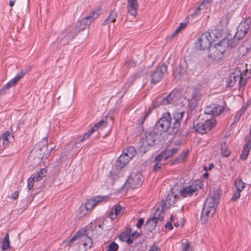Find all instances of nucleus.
Here are the masks:
<instances>
[{
    "label": "nucleus",
    "instance_id": "58",
    "mask_svg": "<svg viewBox=\"0 0 251 251\" xmlns=\"http://www.w3.org/2000/svg\"><path fill=\"white\" fill-rule=\"evenodd\" d=\"M1 138H2V139L4 141H8V137H7V135L3 134L2 135Z\"/></svg>",
    "mask_w": 251,
    "mask_h": 251
},
{
    "label": "nucleus",
    "instance_id": "39",
    "mask_svg": "<svg viewBox=\"0 0 251 251\" xmlns=\"http://www.w3.org/2000/svg\"><path fill=\"white\" fill-rule=\"evenodd\" d=\"M107 125V122L105 121L104 118H103L100 122L96 124L93 127H95V130H97L98 127L101 126H106Z\"/></svg>",
    "mask_w": 251,
    "mask_h": 251
},
{
    "label": "nucleus",
    "instance_id": "1",
    "mask_svg": "<svg viewBox=\"0 0 251 251\" xmlns=\"http://www.w3.org/2000/svg\"><path fill=\"white\" fill-rule=\"evenodd\" d=\"M220 197L219 193L216 192L211 193L207 197L201 212V221L203 224L206 223L213 217Z\"/></svg>",
    "mask_w": 251,
    "mask_h": 251
},
{
    "label": "nucleus",
    "instance_id": "34",
    "mask_svg": "<svg viewBox=\"0 0 251 251\" xmlns=\"http://www.w3.org/2000/svg\"><path fill=\"white\" fill-rule=\"evenodd\" d=\"M234 184L237 190L239 191H242L245 187V183L240 178H237Z\"/></svg>",
    "mask_w": 251,
    "mask_h": 251
},
{
    "label": "nucleus",
    "instance_id": "26",
    "mask_svg": "<svg viewBox=\"0 0 251 251\" xmlns=\"http://www.w3.org/2000/svg\"><path fill=\"white\" fill-rule=\"evenodd\" d=\"M165 156L163 154V152H162L160 154L157 155L154 158V161L155 162V164L153 166V170L155 171H158L159 169L161 168L160 166H158V164L162 165L163 163L162 161L163 160L165 161Z\"/></svg>",
    "mask_w": 251,
    "mask_h": 251
},
{
    "label": "nucleus",
    "instance_id": "12",
    "mask_svg": "<svg viewBox=\"0 0 251 251\" xmlns=\"http://www.w3.org/2000/svg\"><path fill=\"white\" fill-rule=\"evenodd\" d=\"M251 23V19L250 18L246 19L242 21L237 27V31L235 35L238 39H242L248 32Z\"/></svg>",
    "mask_w": 251,
    "mask_h": 251
},
{
    "label": "nucleus",
    "instance_id": "10",
    "mask_svg": "<svg viewBox=\"0 0 251 251\" xmlns=\"http://www.w3.org/2000/svg\"><path fill=\"white\" fill-rule=\"evenodd\" d=\"M167 71V67L164 64L158 66L151 75V82L152 84H156L163 78Z\"/></svg>",
    "mask_w": 251,
    "mask_h": 251
},
{
    "label": "nucleus",
    "instance_id": "23",
    "mask_svg": "<svg viewBox=\"0 0 251 251\" xmlns=\"http://www.w3.org/2000/svg\"><path fill=\"white\" fill-rule=\"evenodd\" d=\"M91 24L90 22L89 21L86 17H85L78 21L76 23L75 26L74 27L78 32H79L81 30H83L88 27Z\"/></svg>",
    "mask_w": 251,
    "mask_h": 251
},
{
    "label": "nucleus",
    "instance_id": "22",
    "mask_svg": "<svg viewBox=\"0 0 251 251\" xmlns=\"http://www.w3.org/2000/svg\"><path fill=\"white\" fill-rule=\"evenodd\" d=\"M138 7V3L137 0H127V10L128 12L133 16H136L137 14V10Z\"/></svg>",
    "mask_w": 251,
    "mask_h": 251
},
{
    "label": "nucleus",
    "instance_id": "16",
    "mask_svg": "<svg viewBox=\"0 0 251 251\" xmlns=\"http://www.w3.org/2000/svg\"><path fill=\"white\" fill-rule=\"evenodd\" d=\"M155 140L156 137L154 133L146 134L145 138L142 140V144L141 146V151L145 153L150 147L153 145Z\"/></svg>",
    "mask_w": 251,
    "mask_h": 251
},
{
    "label": "nucleus",
    "instance_id": "59",
    "mask_svg": "<svg viewBox=\"0 0 251 251\" xmlns=\"http://www.w3.org/2000/svg\"><path fill=\"white\" fill-rule=\"evenodd\" d=\"M124 235H126V234H121L119 236V238L123 241H126V239L127 238H126V237L124 236Z\"/></svg>",
    "mask_w": 251,
    "mask_h": 251
},
{
    "label": "nucleus",
    "instance_id": "55",
    "mask_svg": "<svg viewBox=\"0 0 251 251\" xmlns=\"http://www.w3.org/2000/svg\"><path fill=\"white\" fill-rule=\"evenodd\" d=\"M186 23H180L178 26L179 28L181 29V30L183 29H184L186 27Z\"/></svg>",
    "mask_w": 251,
    "mask_h": 251
},
{
    "label": "nucleus",
    "instance_id": "13",
    "mask_svg": "<svg viewBox=\"0 0 251 251\" xmlns=\"http://www.w3.org/2000/svg\"><path fill=\"white\" fill-rule=\"evenodd\" d=\"M30 69V67H28L25 69L22 70L14 78L10 80L2 89L0 90V95L1 94H3L5 90H7L10 87L15 86L20 80V79L22 78L25 74L29 71Z\"/></svg>",
    "mask_w": 251,
    "mask_h": 251
},
{
    "label": "nucleus",
    "instance_id": "64",
    "mask_svg": "<svg viewBox=\"0 0 251 251\" xmlns=\"http://www.w3.org/2000/svg\"><path fill=\"white\" fill-rule=\"evenodd\" d=\"M102 224H102H100L98 225V227L100 228H103V226H102Z\"/></svg>",
    "mask_w": 251,
    "mask_h": 251
},
{
    "label": "nucleus",
    "instance_id": "50",
    "mask_svg": "<svg viewBox=\"0 0 251 251\" xmlns=\"http://www.w3.org/2000/svg\"><path fill=\"white\" fill-rule=\"evenodd\" d=\"M30 177L32 178L33 180H34L35 181H37L39 180H41V178H38V174L36 173L32 175Z\"/></svg>",
    "mask_w": 251,
    "mask_h": 251
},
{
    "label": "nucleus",
    "instance_id": "19",
    "mask_svg": "<svg viewBox=\"0 0 251 251\" xmlns=\"http://www.w3.org/2000/svg\"><path fill=\"white\" fill-rule=\"evenodd\" d=\"M125 210V208L120 205H114L111 208L109 217L113 220L117 218L119 216H121Z\"/></svg>",
    "mask_w": 251,
    "mask_h": 251
},
{
    "label": "nucleus",
    "instance_id": "54",
    "mask_svg": "<svg viewBox=\"0 0 251 251\" xmlns=\"http://www.w3.org/2000/svg\"><path fill=\"white\" fill-rule=\"evenodd\" d=\"M124 236L126 237V238H127L126 241L128 244H131L133 243V240L131 239L130 237H128L127 235H124Z\"/></svg>",
    "mask_w": 251,
    "mask_h": 251
},
{
    "label": "nucleus",
    "instance_id": "18",
    "mask_svg": "<svg viewBox=\"0 0 251 251\" xmlns=\"http://www.w3.org/2000/svg\"><path fill=\"white\" fill-rule=\"evenodd\" d=\"M223 107L222 106L216 104H212L208 106L204 110V113L208 115L218 116L221 114Z\"/></svg>",
    "mask_w": 251,
    "mask_h": 251
},
{
    "label": "nucleus",
    "instance_id": "5",
    "mask_svg": "<svg viewBox=\"0 0 251 251\" xmlns=\"http://www.w3.org/2000/svg\"><path fill=\"white\" fill-rule=\"evenodd\" d=\"M246 73L244 75L238 70L230 75L228 77L227 84L229 87H232L238 82L239 86V90H243L244 86L247 82V79L250 76L248 75L249 70H246Z\"/></svg>",
    "mask_w": 251,
    "mask_h": 251
},
{
    "label": "nucleus",
    "instance_id": "36",
    "mask_svg": "<svg viewBox=\"0 0 251 251\" xmlns=\"http://www.w3.org/2000/svg\"><path fill=\"white\" fill-rule=\"evenodd\" d=\"M73 95L66 96L63 99V104L67 107H69L73 102Z\"/></svg>",
    "mask_w": 251,
    "mask_h": 251
},
{
    "label": "nucleus",
    "instance_id": "31",
    "mask_svg": "<svg viewBox=\"0 0 251 251\" xmlns=\"http://www.w3.org/2000/svg\"><path fill=\"white\" fill-rule=\"evenodd\" d=\"M250 150L249 144H246L244 146V149L242 151V153L240 155V158L243 160H245L249 155Z\"/></svg>",
    "mask_w": 251,
    "mask_h": 251
},
{
    "label": "nucleus",
    "instance_id": "35",
    "mask_svg": "<svg viewBox=\"0 0 251 251\" xmlns=\"http://www.w3.org/2000/svg\"><path fill=\"white\" fill-rule=\"evenodd\" d=\"M84 241L82 243L83 247L86 249H90L92 246L93 242L92 239L88 236H84Z\"/></svg>",
    "mask_w": 251,
    "mask_h": 251
},
{
    "label": "nucleus",
    "instance_id": "56",
    "mask_svg": "<svg viewBox=\"0 0 251 251\" xmlns=\"http://www.w3.org/2000/svg\"><path fill=\"white\" fill-rule=\"evenodd\" d=\"M140 235V233H138L137 231H135L133 233V234L131 235L132 237H134L135 238H137L138 237H139Z\"/></svg>",
    "mask_w": 251,
    "mask_h": 251
},
{
    "label": "nucleus",
    "instance_id": "47",
    "mask_svg": "<svg viewBox=\"0 0 251 251\" xmlns=\"http://www.w3.org/2000/svg\"><path fill=\"white\" fill-rule=\"evenodd\" d=\"M174 217L173 216H171L170 218V222H168L165 226V227L166 229H168L169 230H171L173 228V226L171 224V221H173Z\"/></svg>",
    "mask_w": 251,
    "mask_h": 251
},
{
    "label": "nucleus",
    "instance_id": "20",
    "mask_svg": "<svg viewBox=\"0 0 251 251\" xmlns=\"http://www.w3.org/2000/svg\"><path fill=\"white\" fill-rule=\"evenodd\" d=\"M179 94L173 91L168 96L165 98H162L160 103L162 105H166L167 104H175L178 100Z\"/></svg>",
    "mask_w": 251,
    "mask_h": 251
},
{
    "label": "nucleus",
    "instance_id": "28",
    "mask_svg": "<svg viewBox=\"0 0 251 251\" xmlns=\"http://www.w3.org/2000/svg\"><path fill=\"white\" fill-rule=\"evenodd\" d=\"M100 14V10L99 9H96L90 12L89 15L86 18L90 22L91 24L95 19H96Z\"/></svg>",
    "mask_w": 251,
    "mask_h": 251
},
{
    "label": "nucleus",
    "instance_id": "43",
    "mask_svg": "<svg viewBox=\"0 0 251 251\" xmlns=\"http://www.w3.org/2000/svg\"><path fill=\"white\" fill-rule=\"evenodd\" d=\"M246 110V108H243L241 110H240L239 111L237 112V114L234 117L235 121L237 122L239 121L241 117V116L243 115V114L245 112Z\"/></svg>",
    "mask_w": 251,
    "mask_h": 251
},
{
    "label": "nucleus",
    "instance_id": "4",
    "mask_svg": "<svg viewBox=\"0 0 251 251\" xmlns=\"http://www.w3.org/2000/svg\"><path fill=\"white\" fill-rule=\"evenodd\" d=\"M172 118L169 112L163 113L159 120L157 124L156 125V129L157 132L159 134L167 132L168 134L175 135L176 133H171V130L172 129Z\"/></svg>",
    "mask_w": 251,
    "mask_h": 251
},
{
    "label": "nucleus",
    "instance_id": "9",
    "mask_svg": "<svg viewBox=\"0 0 251 251\" xmlns=\"http://www.w3.org/2000/svg\"><path fill=\"white\" fill-rule=\"evenodd\" d=\"M163 220V217L160 212L159 207H157L154 212V215L153 217L148 219L145 225V229L150 232H151L157 226L158 220L162 221Z\"/></svg>",
    "mask_w": 251,
    "mask_h": 251
},
{
    "label": "nucleus",
    "instance_id": "3",
    "mask_svg": "<svg viewBox=\"0 0 251 251\" xmlns=\"http://www.w3.org/2000/svg\"><path fill=\"white\" fill-rule=\"evenodd\" d=\"M227 40H221L210 48L208 58L216 63L220 61L224 56V53L227 48Z\"/></svg>",
    "mask_w": 251,
    "mask_h": 251
},
{
    "label": "nucleus",
    "instance_id": "33",
    "mask_svg": "<svg viewBox=\"0 0 251 251\" xmlns=\"http://www.w3.org/2000/svg\"><path fill=\"white\" fill-rule=\"evenodd\" d=\"M211 3V2L209 0H203L199 6V9H201V10H203V13H204L205 12V10L208 9L210 8Z\"/></svg>",
    "mask_w": 251,
    "mask_h": 251
},
{
    "label": "nucleus",
    "instance_id": "14",
    "mask_svg": "<svg viewBox=\"0 0 251 251\" xmlns=\"http://www.w3.org/2000/svg\"><path fill=\"white\" fill-rule=\"evenodd\" d=\"M78 32L74 27L66 28L61 33V41L64 45H67L72 40Z\"/></svg>",
    "mask_w": 251,
    "mask_h": 251
},
{
    "label": "nucleus",
    "instance_id": "40",
    "mask_svg": "<svg viewBox=\"0 0 251 251\" xmlns=\"http://www.w3.org/2000/svg\"><path fill=\"white\" fill-rule=\"evenodd\" d=\"M119 249V246L115 242H112L110 244L108 249L107 251H117Z\"/></svg>",
    "mask_w": 251,
    "mask_h": 251
},
{
    "label": "nucleus",
    "instance_id": "11",
    "mask_svg": "<svg viewBox=\"0 0 251 251\" xmlns=\"http://www.w3.org/2000/svg\"><path fill=\"white\" fill-rule=\"evenodd\" d=\"M211 35L208 32H204L199 37L196 42L197 48L200 50H205L208 49L211 45Z\"/></svg>",
    "mask_w": 251,
    "mask_h": 251
},
{
    "label": "nucleus",
    "instance_id": "61",
    "mask_svg": "<svg viewBox=\"0 0 251 251\" xmlns=\"http://www.w3.org/2000/svg\"><path fill=\"white\" fill-rule=\"evenodd\" d=\"M22 10L25 11V12L27 13L29 11V7L28 5H27L25 9H23Z\"/></svg>",
    "mask_w": 251,
    "mask_h": 251
},
{
    "label": "nucleus",
    "instance_id": "15",
    "mask_svg": "<svg viewBox=\"0 0 251 251\" xmlns=\"http://www.w3.org/2000/svg\"><path fill=\"white\" fill-rule=\"evenodd\" d=\"M179 196L174 195L173 194H168L166 198L165 201H162L158 207H159L161 213L164 212L168 209L171 205H173L175 201L179 199Z\"/></svg>",
    "mask_w": 251,
    "mask_h": 251
},
{
    "label": "nucleus",
    "instance_id": "46",
    "mask_svg": "<svg viewBox=\"0 0 251 251\" xmlns=\"http://www.w3.org/2000/svg\"><path fill=\"white\" fill-rule=\"evenodd\" d=\"M34 182L35 181L30 177L27 180V187L29 190H31L33 188Z\"/></svg>",
    "mask_w": 251,
    "mask_h": 251
},
{
    "label": "nucleus",
    "instance_id": "25",
    "mask_svg": "<svg viewBox=\"0 0 251 251\" xmlns=\"http://www.w3.org/2000/svg\"><path fill=\"white\" fill-rule=\"evenodd\" d=\"M136 151L133 147L130 146L124 150L122 154L130 160L136 154Z\"/></svg>",
    "mask_w": 251,
    "mask_h": 251
},
{
    "label": "nucleus",
    "instance_id": "63",
    "mask_svg": "<svg viewBox=\"0 0 251 251\" xmlns=\"http://www.w3.org/2000/svg\"><path fill=\"white\" fill-rule=\"evenodd\" d=\"M76 238H77L76 236H73L72 237V238L70 240V242H72L76 240Z\"/></svg>",
    "mask_w": 251,
    "mask_h": 251
},
{
    "label": "nucleus",
    "instance_id": "21",
    "mask_svg": "<svg viewBox=\"0 0 251 251\" xmlns=\"http://www.w3.org/2000/svg\"><path fill=\"white\" fill-rule=\"evenodd\" d=\"M105 197H96L89 199L84 205L89 210L94 207L98 203L105 201Z\"/></svg>",
    "mask_w": 251,
    "mask_h": 251
},
{
    "label": "nucleus",
    "instance_id": "42",
    "mask_svg": "<svg viewBox=\"0 0 251 251\" xmlns=\"http://www.w3.org/2000/svg\"><path fill=\"white\" fill-rule=\"evenodd\" d=\"M181 247L182 249V251H192V248L189 245L188 241H186L185 243H182Z\"/></svg>",
    "mask_w": 251,
    "mask_h": 251
},
{
    "label": "nucleus",
    "instance_id": "51",
    "mask_svg": "<svg viewBox=\"0 0 251 251\" xmlns=\"http://www.w3.org/2000/svg\"><path fill=\"white\" fill-rule=\"evenodd\" d=\"M187 153H183L181 155L179 156L178 158H176V160L177 161H181L184 160V158L186 156Z\"/></svg>",
    "mask_w": 251,
    "mask_h": 251
},
{
    "label": "nucleus",
    "instance_id": "29",
    "mask_svg": "<svg viewBox=\"0 0 251 251\" xmlns=\"http://www.w3.org/2000/svg\"><path fill=\"white\" fill-rule=\"evenodd\" d=\"M10 240L8 233H6L4 236L1 243V248L2 251H5L8 248H10Z\"/></svg>",
    "mask_w": 251,
    "mask_h": 251
},
{
    "label": "nucleus",
    "instance_id": "41",
    "mask_svg": "<svg viewBox=\"0 0 251 251\" xmlns=\"http://www.w3.org/2000/svg\"><path fill=\"white\" fill-rule=\"evenodd\" d=\"M95 127H93L90 130H89L87 133H86L83 137L80 140L79 142H82L85 139H88L90 136V135L96 130H95Z\"/></svg>",
    "mask_w": 251,
    "mask_h": 251
},
{
    "label": "nucleus",
    "instance_id": "62",
    "mask_svg": "<svg viewBox=\"0 0 251 251\" xmlns=\"http://www.w3.org/2000/svg\"><path fill=\"white\" fill-rule=\"evenodd\" d=\"M15 4V0H10L9 5L11 7L13 6Z\"/></svg>",
    "mask_w": 251,
    "mask_h": 251
},
{
    "label": "nucleus",
    "instance_id": "2",
    "mask_svg": "<svg viewBox=\"0 0 251 251\" xmlns=\"http://www.w3.org/2000/svg\"><path fill=\"white\" fill-rule=\"evenodd\" d=\"M48 142L47 138H43L42 141L37 144L31 151L30 158L33 159V164L37 166L40 164L43 158L47 159L52 150L51 147L48 150Z\"/></svg>",
    "mask_w": 251,
    "mask_h": 251
},
{
    "label": "nucleus",
    "instance_id": "37",
    "mask_svg": "<svg viewBox=\"0 0 251 251\" xmlns=\"http://www.w3.org/2000/svg\"><path fill=\"white\" fill-rule=\"evenodd\" d=\"M221 150L222 154L224 157H228L230 155V151L228 150L226 143L221 145Z\"/></svg>",
    "mask_w": 251,
    "mask_h": 251
},
{
    "label": "nucleus",
    "instance_id": "7",
    "mask_svg": "<svg viewBox=\"0 0 251 251\" xmlns=\"http://www.w3.org/2000/svg\"><path fill=\"white\" fill-rule=\"evenodd\" d=\"M216 120L214 119L207 120L204 123H200L194 126V130L200 134L206 133L210 131L215 125Z\"/></svg>",
    "mask_w": 251,
    "mask_h": 251
},
{
    "label": "nucleus",
    "instance_id": "24",
    "mask_svg": "<svg viewBox=\"0 0 251 251\" xmlns=\"http://www.w3.org/2000/svg\"><path fill=\"white\" fill-rule=\"evenodd\" d=\"M129 161L128 158L125 157L122 154L118 158L115 162V167L117 170H120L124 167Z\"/></svg>",
    "mask_w": 251,
    "mask_h": 251
},
{
    "label": "nucleus",
    "instance_id": "49",
    "mask_svg": "<svg viewBox=\"0 0 251 251\" xmlns=\"http://www.w3.org/2000/svg\"><path fill=\"white\" fill-rule=\"evenodd\" d=\"M144 219L143 218H140L138 221V224L136 226L138 228H140L144 224Z\"/></svg>",
    "mask_w": 251,
    "mask_h": 251
},
{
    "label": "nucleus",
    "instance_id": "53",
    "mask_svg": "<svg viewBox=\"0 0 251 251\" xmlns=\"http://www.w3.org/2000/svg\"><path fill=\"white\" fill-rule=\"evenodd\" d=\"M19 196V192L18 191L15 192L12 195V198L14 200H16Z\"/></svg>",
    "mask_w": 251,
    "mask_h": 251
},
{
    "label": "nucleus",
    "instance_id": "44",
    "mask_svg": "<svg viewBox=\"0 0 251 251\" xmlns=\"http://www.w3.org/2000/svg\"><path fill=\"white\" fill-rule=\"evenodd\" d=\"M47 173V171L46 169L43 168L41 169L39 172L37 173L38 174V178H41V179L45 176Z\"/></svg>",
    "mask_w": 251,
    "mask_h": 251
},
{
    "label": "nucleus",
    "instance_id": "52",
    "mask_svg": "<svg viewBox=\"0 0 251 251\" xmlns=\"http://www.w3.org/2000/svg\"><path fill=\"white\" fill-rule=\"evenodd\" d=\"M181 31V29H180L179 27L178 26L176 29L175 31L172 34L171 37H175L176 35H177L178 33H179Z\"/></svg>",
    "mask_w": 251,
    "mask_h": 251
},
{
    "label": "nucleus",
    "instance_id": "48",
    "mask_svg": "<svg viewBox=\"0 0 251 251\" xmlns=\"http://www.w3.org/2000/svg\"><path fill=\"white\" fill-rule=\"evenodd\" d=\"M149 251H161L157 245L153 244L149 249Z\"/></svg>",
    "mask_w": 251,
    "mask_h": 251
},
{
    "label": "nucleus",
    "instance_id": "8",
    "mask_svg": "<svg viewBox=\"0 0 251 251\" xmlns=\"http://www.w3.org/2000/svg\"><path fill=\"white\" fill-rule=\"evenodd\" d=\"M143 177L137 172H133L128 176L125 184L128 187L134 189L140 186L142 183Z\"/></svg>",
    "mask_w": 251,
    "mask_h": 251
},
{
    "label": "nucleus",
    "instance_id": "17",
    "mask_svg": "<svg viewBox=\"0 0 251 251\" xmlns=\"http://www.w3.org/2000/svg\"><path fill=\"white\" fill-rule=\"evenodd\" d=\"M183 112H176L173 115L174 121L172 124V127L171 130V133H177L180 128V123L182 120L183 116Z\"/></svg>",
    "mask_w": 251,
    "mask_h": 251
},
{
    "label": "nucleus",
    "instance_id": "38",
    "mask_svg": "<svg viewBox=\"0 0 251 251\" xmlns=\"http://www.w3.org/2000/svg\"><path fill=\"white\" fill-rule=\"evenodd\" d=\"M88 211V210L85 206V205H82L80 206V207H79V208L78 209V214L79 216L82 217V216L86 215Z\"/></svg>",
    "mask_w": 251,
    "mask_h": 251
},
{
    "label": "nucleus",
    "instance_id": "6",
    "mask_svg": "<svg viewBox=\"0 0 251 251\" xmlns=\"http://www.w3.org/2000/svg\"><path fill=\"white\" fill-rule=\"evenodd\" d=\"M202 187L201 183L200 180H196L188 186L184 187L180 190L179 197L183 198L190 197L193 195H197L200 189Z\"/></svg>",
    "mask_w": 251,
    "mask_h": 251
},
{
    "label": "nucleus",
    "instance_id": "30",
    "mask_svg": "<svg viewBox=\"0 0 251 251\" xmlns=\"http://www.w3.org/2000/svg\"><path fill=\"white\" fill-rule=\"evenodd\" d=\"M241 39H238V38L236 37V35H234L233 39L229 40L228 38L224 39L223 40H227V47L235 48L238 44V41Z\"/></svg>",
    "mask_w": 251,
    "mask_h": 251
},
{
    "label": "nucleus",
    "instance_id": "60",
    "mask_svg": "<svg viewBox=\"0 0 251 251\" xmlns=\"http://www.w3.org/2000/svg\"><path fill=\"white\" fill-rule=\"evenodd\" d=\"M142 74L141 72H140V73H136V74H135L133 76V78H139L140 77V75Z\"/></svg>",
    "mask_w": 251,
    "mask_h": 251
},
{
    "label": "nucleus",
    "instance_id": "27",
    "mask_svg": "<svg viewBox=\"0 0 251 251\" xmlns=\"http://www.w3.org/2000/svg\"><path fill=\"white\" fill-rule=\"evenodd\" d=\"M117 16L118 13L116 11H111L110 12L108 18H107L102 23V25H108L111 22L113 23H115L116 22V19L117 17Z\"/></svg>",
    "mask_w": 251,
    "mask_h": 251
},
{
    "label": "nucleus",
    "instance_id": "45",
    "mask_svg": "<svg viewBox=\"0 0 251 251\" xmlns=\"http://www.w3.org/2000/svg\"><path fill=\"white\" fill-rule=\"evenodd\" d=\"M241 192V191H239L238 190H237V191L235 192L234 193V194H233V196H232V197L231 199V201H235L237 199H238L240 197V192Z\"/></svg>",
    "mask_w": 251,
    "mask_h": 251
},
{
    "label": "nucleus",
    "instance_id": "32",
    "mask_svg": "<svg viewBox=\"0 0 251 251\" xmlns=\"http://www.w3.org/2000/svg\"><path fill=\"white\" fill-rule=\"evenodd\" d=\"M177 149L176 148H173L163 151V154L165 156V159H167L173 156L177 152Z\"/></svg>",
    "mask_w": 251,
    "mask_h": 251
},
{
    "label": "nucleus",
    "instance_id": "57",
    "mask_svg": "<svg viewBox=\"0 0 251 251\" xmlns=\"http://www.w3.org/2000/svg\"><path fill=\"white\" fill-rule=\"evenodd\" d=\"M201 9H199V7L197 8V9L195 11L194 14L198 15L201 13Z\"/></svg>",
    "mask_w": 251,
    "mask_h": 251
}]
</instances>
